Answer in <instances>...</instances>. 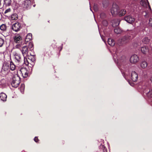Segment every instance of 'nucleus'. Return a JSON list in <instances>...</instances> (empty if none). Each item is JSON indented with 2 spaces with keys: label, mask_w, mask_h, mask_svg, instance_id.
Segmentation results:
<instances>
[{
  "label": "nucleus",
  "mask_w": 152,
  "mask_h": 152,
  "mask_svg": "<svg viewBox=\"0 0 152 152\" xmlns=\"http://www.w3.org/2000/svg\"><path fill=\"white\" fill-rule=\"evenodd\" d=\"M11 0H4V4L6 6H9L11 3Z\"/></svg>",
  "instance_id": "4be33fe9"
},
{
  "label": "nucleus",
  "mask_w": 152,
  "mask_h": 152,
  "mask_svg": "<svg viewBox=\"0 0 152 152\" xmlns=\"http://www.w3.org/2000/svg\"><path fill=\"white\" fill-rule=\"evenodd\" d=\"M32 34H28L26 36L25 41L26 42H28L32 39Z\"/></svg>",
  "instance_id": "aec40b11"
},
{
  "label": "nucleus",
  "mask_w": 152,
  "mask_h": 152,
  "mask_svg": "<svg viewBox=\"0 0 152 152\" xmlns=\"http://www.w3.org/2000/svg\"><path fill=\"white\" fill-rule=\"evenodd\" d=\"M6 28V26L5 25L3 24L0 26V29L2 31H4Z\"/></svg>",
  "instance_id": "cd10ccee"
},
{
  "label": "nucleus",
  "mask_w": 152,
  "mask_h": 152,
  "mask_svg": "<svg viewBox=\"0 0 152 152\" xmlns=\"http://www.w3.org/2000/svg\"><path fill=\"white\" fill-rule=\"evenodd\" d=\"M147 65V63L145 61H143L140 63V66L142 69H145L146 68Z\"/></svg>",
  "instance_id": "6ab92c4d"
},
{
  "label": "nucleus",
  "mask_w": 152,
  "mask_h": 152,
  "mask_svg": "<svg viewBox=\"0 0 152 152\" xmlns=\"http://www.w3.org/2000/svg\"><path fill=\"white\" fill-rule=\"evenodd\" d=\"M10 68L12 71L14 70L15 69V66L12 62H11L10 63Z\"/></svg>",
  "instance_id": "a878e982"
},
{
  "label": "nucleus",
  "mask_w": 152,
  "mask_h": 152,
  "mask_svg": "<svg viewBox=\"0 0 152 152\" xmlns=\"http://www.w3.org/2000/svg\"><path fill=\"white\" fill-rule=\"evenodd\" d=\"M112 22L113 27H115L119 25L120 21L118 19H114L112 20Z\"/></svg>",
  "instance_id": "dca6fc26"
},
{
  "label": "nucleus",
  "mask_w": 152,
  "mask_h": 152,
  "mask_svg": "<svg viewBox=\"0 0 152 152\" xmlns=\"http://www.w3.org/2000/svg\"><path fill=\"white\" fill-rule=\"evenodd\" d=\"M22 88H21V91L22 89L23 90V88L24 87V86L23 85H22Z\"/></svg>",
  "instance_id": "ea45409f"
},
{
  "label": "nucleus",
  "mask_w": 152,
  "mask_h": 152,
  "mask_svg": "<svg viewBox=\"0 0 152 152\" xmlns=\"http://www.w3.org/2000/svg\"><path fill=\"white\" fill-rule=\"evenodd\" d=\"M35 6V5H34V7Z\"/></svg>",
  "instance_id": "c03bdc74"
},
{
  "label": "nucleus",
  "mask_w": 152,
  "mask_h": 152,
  "mask_svg": "<svg viewBox=\"0 0 152 152\" xmlns=\"http://www.w3.org/2000/svg\"><path fill=\"white\" fill-rule=\"evenodd\" d=\"M152 49V48H150L149 49L148 46H145L141 48V50L144 54H146L149 50H151Z\"/></svg>",
  "instance_id": "9d476101"
},
{
  "label": "nucleus",
  "mask_w": 152,
  "mask_h": 152,
  "mask_svg": "<svg viewBox=\"0 0 152 152\" xmlns=\"http://www.w3.org/2000/svg\"><path fill=\"white\" fill-rule=\"evenodd\" d=\"M150 80L151 81V82L152 83V76H151L150 78Z\"/></svg>",
  "instance_id": "a19ab883"
},
{
  "label": "nucleus",
  "mask_w": 152,
  "mask_h": 152,
  "mask_svg": "<svg viewBox=\"0 0 152 152\" xmlns=\"http://www.w3.org/2000/svg\"><path fill=\"white\" fill-rule=\"evenodd\" d=\"M26 56L25 57H23L24 58V63L26 65H27L28 64H29V60H28L27 59V58H26Z\"/></svg>",
  "instance_id": "c756f323"
},
{
  "label": "nucleus",
  "mask_w": 152,
  "mask_h": 152,
  "mask_svg": "<svg viewBox=\"0 0 152 152\" xmlns=\"http://www.w3.org/2000/svg\"><path fill=\"white\" fill-rule=\"evenodd\" d=\"M15 48L20 50L23 57L27 56L28 52V50L27 46L24 45L22 46L21 45L19 44L15 46Z\"/></svg>",
  "instance_id": "7ed1b4c3"
},
{
  "label": "nucleus",
  "mask_w": 152,
  "mask_h": 152,
  "mask_svg": "<svg viewBox=\"0 0 152 152\" xmlns=\"http://www.w3.org/2000/svg\"><path fill=\"white\" fill-rule=\"evenodd\" d=\"M28 60L29 61V64L32 66H33L34 65L35 60V57L33 56H31L28 58Z\"/></svg>",
  "instance_id": "2eb2a0df"
},
{
  "label": "nucleus",
  "mask_w": 152,
  "mask_h": 152,
  "mask_svg": "<svg viewBox=\"0 0 152 152\" xmlns=\"http://www.w3.org/2000/svg\"><path fill=\"white\" fill-rule=\"evenodd\" d=\"M33 3V2H32V1L31 0H26L23 4V7L27 8L31 5V3Z\"/></svg>",
  "instance_id": "ddd939ff"
},
{
  "label": "nucleus",
  "mask_w": 152,
  "mask_h": 152,
  "mask_svg": "<svg viewBox=\"0 0 152 152\" xmlns=\"http://www.w3.org/2000/svg\"><path fill=\"white\" fill-rule=\"evenodd\" d=\"M20 83V78L17 75H14L11 80L12 86L14 88L17 87Z\"/></svg>",
  "instance_id": "f03ea898"
},
{
  "label": "nucleus",
  "mask_w": 152,
  "mask_h": 152,
  "mask_svg": "<svg viewBox=\"0 0 152 152\" xmlns=\"http://www.w3.org/2000/svg\"><path fill=\"white\" fill-rule=\"evenodd\" d=\"M119 7L115 3H114L111 10V12L113 16H115L118 13Z\"/></svg>",
  "instance_id": "20e7f679"
},
{
  "label": "nucleus",
  "mask_w": 152,
  "mask_h": 152,
  "mask_svg": "<svg viewBox=\"0 0 152 152\" xmlns=\"http://www.w3.org/2000/svg\"><path fill=\"white\" fill-rule=\"evenodd\" d=\"M124 19L126 21L129 23H133L135 20V19L130 15L125 17Z\"/></svg>",
  "instance_id": "1a4fd4ad"
},
{
  "label": "nucleus",
  "mask_w": 152,
  "mask_h": 152,
  "mask_svg": "<svg viewBox=\"0 0 152 152\" xmlns=\"http://www.w3.org/2000/svg\"><path fill=\"white\" fill-rule=\"evenodd\" d=\"M103 150H104V152H106L107 151V149H104Z\"/></svg>",
  "instance_id": "37998d69"
},
{
  "label": "nucleus",
  "mask_w": 152,
  "mask_h": 152,
  "mask_svg": "<svg viewBox=\"0 0 152 152\" xmlns=\"http://www.w3.org/2000/svg\"><path fill=\"white\" fill-rule=\"evenodd\" d=\"M20 71L23 78H26L28 76L29 71L28 68L25 67L21 68Z\"/></svg>",
  "instance_id": "39448f33"
},
{
  "label": "nucleus",
  "mask_w": 152,
  "mask_h": 152,
  "mask_svg": "<svg viewBox=\"0 0 152 152\" xmlns=\"http://www.w3.org/2000/svg\"><path fill=\"white\" fill-rule=\"evenodd\" d=\"M149 25L150 26L152 27V19L150 18L149 21Z\"/></svg>",
  "instance_id": "c9c22d12"
},
{
  "label": "nucleus",
  "mask_w": 152,
  "mask_h": 152,
  "mask_svg": "<svg viewBox=\"0 0 152 152\" xmlns=\"http://www.w3.org/2000/svg\"><path fill=\"white\" fill-rule=\"evenodd\" d=\"M15 58L16 62L17 61L18 63H20L22 61L21 57L20 55L16 54L15 55Z\"/></svg>",
  "instance_id": "f3484780"
},
{
  "label": "nucleus",
  "mask_w": 152,
  "mask_h": 152,
  "mask_svg": "<svg viewBox=\"0 0 152 152\" xmlns=\"http://www.w3.org/2000/svg\"><path fill=\"white\" fill-rule=\"evenodd\" d=\"M114 32L116 34H121L122 32L121 30L119 28H115L114 29Z\"/></svg>",
  "instance_id": "b1692460"
},
{
  "label": "nucleus",
  "mask_w": 152,
  "mask_h": 152,
  "mask_svg": "<svg viewBox=\"0 0 152 152\" xmlns=\"http://www.w3.org/2000/svg\"><path fill=\"white\" fill-rule=\"evenodd\" d=\"M33 3V2H32V1L31 0H26L23 4V7L27 8L31 5V3Z\"/></svg>",
  "instance_id": "f8f14e48"
},
{
  "label": "nucleus",
  "mask_w": 152,
  "mask_h": 152,
  "mask_svg": "<svg viewBox=\"0 0 152 152\" xmlns=\"http://www.w3.org/2000/svg\"><path fill=\"white\" fill-rule=\"evenodd\" d=\"M10 11H11V9L10 8H9L7 9L5 11L4 13L6 14L8 12H10Z\"/></svg>",
  "instance_id": "e433bc0d"
},
{
  "label": "nucleus",
  "mask_w": 152,
  "mask_h": 152,
  "mask_svg": "<svg viewBox=\"0 0 152 152\" xmlns=\"http://www.w3.org/2000/svg\"><path fill=\"white\" fill-rule=\"evenodd\" d=\"M126 13V11L124 10H121L118 14L119 16H122L124 15Z\"/></svg>",
  "instance_id": "bb28decb"
},
{
  "label": "nucleus",
  "mask_w": 152,
  "mask_h": 152,
  "mask_svg": "<svg viewBox=\"0 0 152 152\" xmlns=\"http://www.w3.org/2000/svg\"><path fill=\"white\" fill-rule=\"evenodd\" d=\"M22 39V37L19 34H16L14 38V41L16 43H19Z\"/></svg>",
  "instance_id": "4468645a"
},
{
  "label": "nucleus",
  "mask_w": 152,
  "mask_h": 152,
  "mask_svg": "<svg viewBox=\"0 0 152 152\" xmlns=\"http://www.w3.org/2000/svg\"><path fill=\"white\" fill-rule=\"evenodd\" d=\"M94 10L95 11H96L98 10V9H97V6L96 5H94Z\"/></svg>",
  "instance_id": "4c0bfd02"
},
{
  "label": "nucleus",
  "mask_w": 152,
  "mask_h": 152,
  "mask_svg": "<svg viewBox=\"0 0 152 152\" xmlns=\"http://www.w3.org/2000/svg\"><path fill=\"white\" fill-rule=\"evenodd\" d=\"M143 14L144 16H145L146 17H148L149 16L148 15V13L146 12H143Z\"/></svg>",
  "instance_id": "72a5a7b5"
},
{
  "label": "nucleus",
  "mask_w": 152,
  "mask_h": 152,
  "mask_svg": "<svg viewBox=\"0 0 152 152\" xmlns=\"http://www.w3.org/2000/svg\"><path fill=\"white\" fill-rule=\"evenodd\" d=\"M18 15L16 14H13L12 15L11 19L12 20H16L18 19Z\"/></svg>",
  "instance_id": "393cba45"
},
{
  "label": "nucleus",
  "mask_w": 152,
  "mask_h": 152,
  "mask_svg": "<svg viewBox=\"0 0 152 152\" xmlns=\"http://www.w3.org/2000/svg\"><path fill=\"white\" fill-rule=\"evenodd\" d=\"M1 0H0V8H1L2 7V6H1Z\"/></svg>",
  "instance_id": "79ce46f5"
},
{
  "label": "nucleus",
  "mask_w": 152,
  "mask_h": 152,
  "mask_svg": "<svg viewBox=\"0 0 152 152\" xmlns=\"http://www.w3.org/2000/svg\"><path fill=\"white\" fill-rule=\"evenodd\" d=\"M4 43V41L3 39L1 38H0V47L2 46Z\"/></svg>",
  "instance_id": "2f4dec72"
},
{
  "label": "nucleus",
  "mask_w": 152,
  "mask_h": 152,
  "mask_svg": "<svg viewBox=\"0 0 152 152\" xmlns=\"http://www.w3.org/2000/svg\"><path fill=\"white\" fill-rule=\"evenodd\" d=\"M102 24L105 26H107L108 25V23L106 20H104L102 21Z\"/></svg>",
  "instance_id": "473e14b6"
},
{
  "label": "nucleus",
  "mask_w": 152,
  "mask_h": 152,
  "mask_svg": "<svg viewBox=\"0 0 152 152\" xmlns=\"http://www.w3.org/2000/svg\"><path fill=\"white\" fill-rule=\"evenodd\" d=\"M7 96L6 94L3 93H1L0 94V98L1 100L3 101L6 100Z\"/></svg>",
  "instance_id": "a211bd4d"
},
{
  "label": "nucleus",
  "mask_w": 152,
  "mask_h": 152,
  "mask_svg": "<svg viewBox=\"0 0 152 152\" xmlns=\"http://www.w3.org/2000/svg\"><path fill=\"white\" fill-rule=\"evenodd\" d=\"M33 47V44L31 42H30L29 43V48L30 49H32Z\"/></svg>",
  "instance_id": "f704fd0d"
},
{
  "label": "nucleus",
  "mask_w": 152,
  "mask_h": 152,
  "mask_svg": "<svg viewBox=\"0 0 152 152\" xmlns=\"http://www.w3.org/2000/svg\"><path fill=\"white\" fill-rule=\"evenodd\" d=\"M129 37L128 36H124L119 39L118 42V44L119 45H122L127 43L129 41L135 36V33L134 31L131 30L129 32Z\"/></svg>",
  "instance_id": "f257e3e1"
},
{
  "label": "nucleus",
  "mask_w": 152,
  "mask_h": 152,
  "mask_svg": "<svg viewBox=\"0 0 152 152\" xmlns=\"http://www.w3.org/2000/svg\"><path fill=\"white\" fill-rule=\"evenodd\" d=\"M107 42L109 45L111 46H113L115 44V42L114 40L111 39H109Z\"/></svg>",
  "instance_id": "412c9836"
},
{
  "label": "nucleus",
  "mask_w": 152,
  "mask_h": 152,
  "mask_svg": "<svg viewBox=\"0 0 152 152\" xmlns=\"http://www.w3.org/2000/svg\"><path fill=\"white\" fill-rule=\"evenodd\" d=\"M21 27V25L19 23H15L12 26V29L15 31L17 32L19 31Z\"/></svg>",
  "instance_id": "0eeeda50"
},
{
  "label": "nucleus",
  "mask_w": 152,
  "mask_h": 152,
  "mask_svg": "<svg viewBox=\"0 0 152 152\" xmlns=\"http://www.w3.org/2000/svg\"><path fill=\"white\" fill-rule=\"evenodd\" d=\"M147 96L149 97H152V90H149V91L147 93Z\"/></svg>",
  "instance_id": "7c9ffc66"
},
{
  "label": "nucleus",
  "mask_w": 152,
  "mask_h": 152,
  "mask_svg": "<svg viewBox=\"0 0 152 152\" xmlns=\"http://www.w3.org/2000/svg\"><path fill=\"white\" fill-rule=\"evenodd\" d=\"M34 141L36 142H37L38 141V138L37 137H35L34 138Z\"/></svg>",
  "instance_id": "58836bf2"
},
{
  "label": "nucleus",
  "mask_w": 152,
  "mask_h": 152,
  "mask_svg": "<svg viewBox=\"0 0 152 152\" xmlns=\"http://www.w3.org/2000/svg\"><path fill=\"white\" fill-rule=\"evenodd\" d=\"M131 78L133 82H135L137 80L138 75L135 71H133L132 72Z\"/></svg>",
  "instance_id": "9b49d317"
},
{
  "label": "nucleus",
  "mask_w": 152,
  "mask_h": 152,
  "mask_svg": "<svg viewBox=\"0 0 152 152\" xmlns=\"http://www.w3.org/2000/svg\"><path fill=\"white\" fill-rule=\"evenodd\" d=\"M140 4L144 7L147 8L148 7L150 11L151 12V7L149 5V3L148 0H146V1H145L144 0H141L140 1Z\"/></svg>",
  "instance_id": "6e6552de"
},
{
  "label": "nucleus",
  "mask_w": 152,
  "mask_h": 152,
  "mask_svg": "<svg viewBox=\"0 0 152 152\" xmlns=\"http://www.w3.org/2000/svg\"><path fill=\"white\" fill-rule=\"evenodd\" d=\"M100 17L102 19H103L104 18L106 17V15L105 13L103 12L101 13L100 14Z\"/></svg>",
  "instance_id": "c85d7f7f"
},
{
  "label": "nucleus",
  "mask_w": 152,
  "mask_h": 152,
  "mask_svg": "<svg viewBox=\"0 0 152 152\" xmlns=\"http://www.w3.org/2000/svg\"><path fill=\"white\" fill-rule=\"evenodd\" d=\"M150 41V39L147 37H145L142 40V42L145 44H148Z\"/></svg>",
  "instance_id": "5701e85b"
},
{
  "label": "nucleus",
  "mask_w": 152,
  "mask_h": 152,
  "mask_svg": "<svg viewBox=\"0 0 152 152\" xmlns=\"http://www.w3.org/2000/svg\"><path fill=\"white\" fill-rule=\"evenodd\" d=\"M139 58L138 56L136 54L132 55L130 58V61L133 64H135L138 61Z\"/></svg>",
  "instance_id": "423d86ee"
}]
</instances>
